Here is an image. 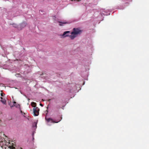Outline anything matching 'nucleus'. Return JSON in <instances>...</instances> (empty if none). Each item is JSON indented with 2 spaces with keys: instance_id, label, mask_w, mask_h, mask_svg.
Instances as JSON below:
<instances>
[{
  "instance_id": "f8f14e48",
  "label": "nucleus",
  "mask_w": 149,
  "mask_h": 149,
  "mask_svg": "<svg viewBox=\"0 0 149 149\" xmlns=\"http://www.w3.org/2000/svg\"><path fill=\"white\" fill-rule=\"evenodd\" d=\"M20 112L23 115H25L26 114L24 112H22V111L21 110H20Z\"/></svg>"
},
{
  "instance_id": "7ed1b4c3",
  "label": "nucleus",
  "mask_w": 149,
  "mask_h": 149,
  "mask_svg": "<svg viewBox=\"0 0 149 149\" xmlns=\"http://www.w3.org/2000/svg\"><path fill=\"white\" fill-rule=\"evenodd\" d=\"M33 115L35 116H38L39 114V109L38 107L34 108L33 109Z\"/></svg>"
},
{
  "instance_id": "1a4fd4ad",
  "label": "nucleus",
  "mask_w": 149,
  "mask_h": 149,
  "mask_svg": "<svg viewBox=\"0 0 149 149\" xmlns=\"http://www.w3.org/2000/svg\"><path fill=\"white\" fill-rule=\"evenodd\" d=\"M58 22L60 23V24H59V25L60 26H63V24H66L68 23L67 22H61L60 21H58Z\"/></svg>"
},
{
  "instance_id": "f03ea898",
  "label": "nucleus",
  "mask_w": 149,
  "mask_h": 149,
  "mask_svg": "<svg viewBox=\"0 0 149 149\" xmlns=\"http://www.w3.org/2000/svg\"><path fill=\"white\" fill-rule=\"evenodd\" d=\"M73 30V31L71 32V34H75L76 35L80 34L82 31L79 28H74Z\"/></svg>"
},
{
  "instance_id": "0eeeda50",
  "label": "nucleus",
  "mask_w": 149,
  "mask_h": 149,
  "mask_svg": "<svg viewBox=\"0 0 149 149\" xmlns=\"http://www.w3.org/2000/svg\"><path fill=\"white\" fill-rule=\"evenodd\" d=\"M69 33H70V31H66L64 32L63 34V36H65V37L67 36H68V35H67L66 34Z\"/></svg>"
},
{
  "instance_id": "20e7f679",
  "label": "nucleus",
  "mask_w": 149,
  "mask_h": 149,
  "mask_svg": "<svg viewBox=\"0 0 149 149\" xmlns=\"http://www.w3.org/2000/svg\"><path fill=\"white\" fill-rule=\"evenodd\" d=\"M20 26H21V29L24 27H25L27 25L26 23L23 22L20 24Z\"/></svg>"
},
{
  "instance_id": "423d86ee",
  "label": "nucleus",
  "mask_w": 149,
  "mask_h": 149,
  "mask_svg": "<svg viewBox=\"0 0 149 149\" xmlns=\"http://www.w3.org/2000/svg\"><path fill=\"white\" fill-rule=\"evenodd\" d=\"M0 98L1 99V101L4 104H6V100L4 99H3L2 97H1Z\"/></svg>"
},
{
  "instance_id": "4468645a",
  "label": "nucleus",
  "mask_w": 149,
  "mask_h": 149,
  "mask_svg": "<svg viewBox=\"0 0 149 149\" xmlns=\"http://www.w3.org/2000/svg\"><path fill=\"white\" fill-rule=\"evenodd\" d=\"M16 103V102H13V105L14 106H15V105H14V104H15Z\"/></svg>"
},
{
  "instance_id": "9b49d317",
  "label": "nucleus",
  "mask_w": 149,
  "mask_h": 149,
  "mask_svg": "<svg viewBox=\"0 0 149 149\" xmlns=\"http://www.w3.org/2000/svg\"><path fill=\"white\" fill-rule=\"evenodd\" d=\"M33 127H35L36 128L37 127V123H34L33 124Z\"/></svg>"
},
{
  "instance_id": "ddd939ff",
  "label": "nucleus",
  "mask_w": 149,
  "mask_h": 149,
  "mask_svg": "<svg viewBox=\"0 0 149 149\" xmlns=\"http://www.w3.org/2000/svg\"><path fill=\"white\" fill-rule=\"evenodd\" d=\"M0 95L1 96L3 97L5 95V94L3 93H1Z\"/></svg>"
},
{
  "instance_id": "39448f33",
  "label": "nucleus",
  "mask_w": 149,
  "mask_h": 149,
  "mask_svg": "<svg viewBox=\"0 0 149 149\" xmlns=\"http://www.w3.org/2000/svg\"><path fill=\"white\" fill-rule=\"evenodd\" d=\"M76 35L75 34H72L69 36V37L71 39H73L76 37Z\"/></svg>"
},
{
  "instance_id": "2eb2a0df",
  "label": "nucleus",
  "mask_w": 149,
  "mask_h": 149,
  "mask_svg": "<svg viewBox=\"0 0 149 149\" xmlns=\"http://www.w3.org/2000/svg\"><path fill=\"white\" fill-rule=\"evenodd\" d=\"M40 105L42 106H43V105L42 104H40Z\"/></svg>"
},
{
  "instance_id": "f257e3e1",
  "label": "nucleus",
  "mask_w": 149,
  "mask_h": 149,
  "mask_svg": "<svg viewBox=\"0 0 149 149\" xmlns=\"http://www.w3.org/2000/svg\"><path fill=\"white\" fill-rule=\"evenodd\" d=\"M61 119L59 120L58 121H56L53 120L51 118H47V116L46 115L45 116V118L47 123H57L59 122L62 119V117H60Z\"/></svg>"
},
{
  "instance_id": "dca6fc26",
  "label": "nucleus",
  "mask_w": 149,
  "mask_h": 149,
  "mask_svg": "<svg viewBox=\"0 0 149 149\" xmlns=\"http://www.w3.org/2000/svg\"><path fill=\"white\" fill-rule=\"evenodd\" d=\"M19 74H17V75H19Z\"/></svg>"
},
{
  "instance_id": "6e6552de",
  "label": "nucleus",
  "mask_w": 149,
  "mask_h": 149,
  "mask_svg": "<svg viewBox=\"0 0 149 149\" xmlns=\"http://www.w3.org/2000/svg\"><path fill=\"white\" fill-rule=\"evenodd\" d=\"M31 105L32 107L35 108L36 107V104L34 102H33L31 103Z\"/></svg>"
},
{
  "instance_id": "9d476101",
  "label": "nucleus",
  "mask_w": 149,
  "mask_h": 149,
  "mask_svg": "<svg viewBox=\"0 0 149 149\" xmlns=\"http://www.w3.org/2000/svg\"><path fill=\"white\" fill-rule=\"evenodd\" d=\"M12 25H13V26L15 28H17L18 26L17 25L15 24H12Z\"/></svg>"
}]
</instances>
